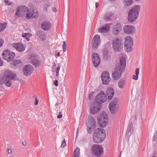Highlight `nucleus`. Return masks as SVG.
Instances as JSON below:
<instances>
[{"instance_id": "19", "label": "nucleus", "mask_w": 157, "mask_h": 157, "mask_svg": "<svg viewBox=\"0 0 157 157\" xmlns=\"http://www.w3.org/2000/svg\"><path fill=\"white\" fill-rule=\"evenodd\" d=\"M5 76L6 77L8 80H13L14 79L16 76L15 74L13 73L12 71L9 70H6L4 73Z\"/></svg>"}, {"instance_id": "36", "label": "nucleus", "mask_w": 157, "mask_h": 157, "mask_svg": "<svg viewBox=\"0 0 157 157\" xmlns=\"http://www.w3.org/2000/svg\"><path fill=\"white\" fill-rule=\"evenodd\" d=\"M132 2V0H124V5L128 6L130 5Z\"/></svg>"}, {"instance_id": "7", "label": "nucleus", "mask_w": 157, "mask_h": 157, "mask_svg": "<svg viewBox=\"0 0 157 157\" xmlns=\"http://www.w3.org/2000/svg\"><path fill=\"white\" fill-rule=\"evenodd\" d=\"M101 108L100 104L96 102L92 103L90 105V110L92 114H96L99 111Z\"/></svg>"}, {"instance_id": "28", "label": "nucleus", "mask_w": 157, "mask_h": 157, "mask_svg": "<svg viewBox=\"0 0 157 157\" xmlns=\"http://www.w3.org/2000/svg\"><path fill=\"white\" fill-rule=\"evenodd\" d=\"M126 82L125 80L123 79L120 80L118 83V86L121 89L124 88Z\"/></svg>"}, {"instance_id": "57", "label": "nucleus", "mask_w": 157, "mask_h": 157, "mask_svg": "<svg viewBox=\"0 0 157 157\" xmlns=\"http://www.w3.org/2000/svg\"><path fill=\"white\" fill-rule=\"evenodd\" d=\"M53 68L54 69H55V68H56V64H54V65H53Z\"/></svg>"}, {"instance_id": "64", "label": "nucleus", "mask_w": 157, "mask_h": 157, "mask_svg": "<svg viewBox=\"0 0 157 157\" xmlns=\"http://www.w3.org/2000/svg\"><path fill=\"white\" fill-rule=\"evenodd\" d=\"M110 0L111 1H113L114 0Z\"/></svg>"}, {"instance_id": "39", "label": "nucleus", "mask_w": 157, "mask_h": 157, "mask_svg": "<svg viewBox=\"0 0 157 157\" xmlns=\"http://www.w3.org/2000/svg\"><path fill=\"white\" fill-rule=\"evenodd\" d=\"M21 64V61L19 60H14L13 62V64L14 66H17L18 64Z\"/></svg>"}, {"instance_id": "27", "label": "nucleus", "mask_w": 157, "mask_h": 157, "mask_svg": "<svg viewBox=\"0 0 157 157\" xmlns=\"http://www.w3.org/2000/svg\"><path fill=\"white\" fill-rule=\"evenodd\" d=\"M133 130V124H129L128 125L127 129V130L126 133V136L129 137L132 134V130Z\"/></svg>"}, {"instance_id": "8", "label": "nucleus", "mask_w": 157, "mask_h": 157, "mask_svg": "<svg viewBox=\"0 0 157 157\" xmlns=\"http://www.w3.org/2000/svg\"><path fill=\"white\" fill-rule=\"evenodd\" d=\"M98 119L99 122L100 123L102 127H104L107 124L108 119L107 114L105 112H102L100 115Z\"/></svg>"}, {"instance_id": "38", "label": "nucleus", "mask_w": 157, "mask_h": 157, "mask_svg": "<svg viewBox=\"0 0 157 157\" xmlns=\"http://www.w3.org/2000/svg\"><path fill=\"white\" fill-rule=\"evenodd\" d=\"M94 91L91 92L88 95V98L89 100H91L94 98Z\"/></svg>"}, {"instance_id": "6", "label": "nucleus", "mask_w": 157, "mask_h": 157, "mask_svg": "<svg viewBox=\"0 0 157 157\" xmlns=\"http://www.w3.org/2000/svg\"><path fill=\"white\" fill-rule=\"evenodd\" d=\"M86 126L88 132L90 133L91 131L94 130L96 126L95 121L93 117H90L89 118L86 122Z\"/></svg>"}, {"instance_id": "47", "label": "nucleus", "mask_w": 157, "mask_h": 157, "mask_svg": "<svg viewBox=\"0 0 157 157\" xmlns=\"http://www.w3.org/2000/svg\"><path fill=\"white\" fill-rule=\"evenodd\" d=\"M63 49H66L67 48V45L65 41L63 42Z\"/></svg>"}, {"instance_id": "55", "label": "nucleus", "mask_w": 157, "mask_h": 157, "mask_svg": "<svg viewBox=\"0 0 157 157\" xmlns=\"http://www.w3.org/2000/svg\"><path fill=\"white\" fill-rule=\"evenodd\" d=\"M99 6V4L98 3L96 2L95 4V7L96 8H97Z\"/></svg>"}, {"instance_id": "15", "label": "nucleus", "mask_w": 157, "mask_h": 157, "mask_svg": "<svg viewBox=\"0 0 157 157\" xmlns=\"http://www.w3.org/2000/svg\"><path fill=\"white\" fill-rule=\"evenodd\" d=\"M33 70V67L30 65H25L22 69L23 74L26 76L30 75L32 74Z\"/></svg>"}, {"instance_id": "61", "label": "nucleus", "mask_w": 157, "mask_h": 157, "mask_svg": "<svg viewBox=\"0 0 157 157\" xmlns=\"http://www.w3.org/2000/svg\"><path fill=\"white\" fill-rule=\"evenodd\" d=\"M63 52H65L66 51V50H63Z\"/></svg>"}, {"instance_id": "32", "label": "nucleus", "mask_w": 157, "mask_h": 157, "mask_svg": "<svg viewBox=\"0 0 157 157\" xmlns=\"http://www.w3.org/2000/svg\"><path fill=\"white\" fill-rule=\"evenodd\" d=\"M139 71V68H137L135 70V75H133L132 76V78L133 79L136 80H137L138 79Z\"/></svg>"}, {"instance_id": "40", "label": "nucleus", "mask_w": 157, "mask_h": 157, "mask_svg": "<svg viewBox=\"0 0 157 157\" xmlns=\"http://www.w3.org/2000/svg\"><path fill=\"white\" fill-rule=\"evenodd\" d=\"M108 54V50H105L103 52L104 56L106 58H107Z\"/></svg>"}, {"instance_id": "10", "label": "nucleus", "mask_w": 157, "mask_h": 157, "mask_svg": "<svg viewBox=\"0 0 157 157\" xmlns=\"http://www.w3.org/2000/svg\"><path fill=\"white\" fill-rule=\"evenodd\" d=\"M113 49H121L123 46L121 39L117 38H115L112 42Z\"/></svg>"}, {"instance_id": "33", "label": "nucleus", "mask_w": 157, "mask_h": 157, "mask_svg": "<svg viewBox=\"0 0 157 157\" xmlns=\"http://www.w3.org/2000/svg\"><path fill=\"white\" fill-rule=\"evenodd\" d=\"M80 155V149L77 147L74 151L73 157H79Z\"/></svg>"}, {"instance_id": "53", "label": "nucleus", "mask_w": 157, "mask_h": 157, "mask_svg": "<svg viewBox=\"0 0 157 157\" xmlns=\"http://www.w3.org/2000/svg\"><path fill=\"white\" fill-rule=\"evenodd\" d=\"M22 144L23 146H25L26 144V141H24L22 142Z\"/></svg>"}, {"instance_id": "35", "label": "nucleus", "mask_w": 157, "mask_h": 157, "mask_svg": "<svg viewBox=\"0 0 157 157\" xmlns=\"http://www.w3.org/2000/svg\"><path fill=\"white\" fill-rule=\"evenodd\" d=\"M22 36L28 41L29 40V37L32 36V34L30 33H23L22 34Z\"/></svg>"}, {"instance_id": "56", "label": "nucleus", "mask_w": 157, "mask_h": 157, "mask_svg": "<svg viewBox=\"0 0 157 157\" xmlns=\"http://www.w3.org/2000/svg\"><path fill=\"white\" fill-rule=\"evenodd\" d=\"M59 72H56V76L57 77V78H58L59 77Z\"/></svg>"}, {"instance_id": "52", "label": "nucleus", "mask_w": 157, "mask_h": 157, "mask_svg": "<svg viewBox=\"0 0 157 157\" xmlns=\"http://www.w3.org/2000/svg\"><path fill=\"white\" fill-rule=\"evenodd\" d=\"M52 10L55 13L57 12V10L55 7H53L52 8Z\"/></svg>"}, {"instance_id": "60", "label": "nucleus", "mask_w": 157, "mask_h": 157, "mask_svg": "<svg viewBox=\"0 0 157 157\" xmlns=\"http://www.w3.org/2000/svg\"><path fill=\"white\" fill-rule=\"evenodd\" d=\"M57 56H60V54H59V52H58L57 53Z\"/></svg>"}, {"instance_id": "12", "label": "nucleus", "mask_w": 157, "mask_h": 157, "mask_svg": "<svg viewBox=\"0 0 157 157\" xmlns=\"http://www.w3.org/2000/svg\"><path fill=\"white\" fill-rule=\"evenodd\" d=\"M101 79L103 84H109L111 80L109 73L108 71L103 72L101 75Z\"/></svg>"}, {"instance_id": "58", "label": "nucleus", "mask_w": 157, "mask_h": 157, "mask_svg": "<svg viewBox=\"0 0 157 157\" xmlns=\"http://www.w3.org/2000/svg\"><path fill=\"white\" fill-rule=\"evenodd\" d=\"M131 50H125L127 52H130L131 51Z\"/></svg>"}, {"instance_id": "54", "label": "nucleus", "mask_w": 157, "mask_h": 157, "mask_svg": "<svg viewBox=\"0 0 157 157\" xmlns=\"http://www.w3.org/2000/svg\"><path fill=\"white\" fill-rule=\"evenodd\" d=\"M62 117V114H60L57 116V117L58 118H61Z\"/></svg>"}, {"instance_id": "18", "label": "nucleus", "mask_w": 157, "mask_h": 157, "mask_svg": "<svg viewBox=\"0 0 157 157\" xmlns=\"http://www.w3.org/2000/svg\"><path fill=\"white\" fill-rule=\"evenodd\" d=\"M123 30L124 32L127 34H132L134 33L135 28L132 25H126L124 27Z\"/></svg>"}, {"instance_id": "14", "label": "nucleus", "mask_w": 157, "mask_h": 157, "mask_svg": "<svg viewBox=\"0 0 157 157\" xmlns=\"http://www.w3.org/2000/svg\"><path fill=\"white\" fill-rule=\"evenodd\" d=\"M101 43L100 36L96 35L93 37L92 42V48H97Z\"/></svg>"}, {"instance_id": "31", "label": "nucleus", "mask_w": 157, "mask_h": 157, "mask_svg": "<svg viewBox=\"0 0 157 157\" xmlns=\"http://www.w3.org/2000/svg\"><path fill=\"white\" fill-rule=\"evenodd\" d=\"M113 15V14L111 12H108L106 13L104 16V19L106 21H110L111 17Z\"/></svg>"}, {"instance_id": "29", "label": "nucleus", "mask_w": 157, "mask_h": 157, "mask_svg": "<svg viewBox=\"0 0 157 157\" xmlns=\"http://www.w3.org/2000/svg\"><path fill=\"white\" fill-rule=\"evenodd\" d=\"M33 10L29 9L28 8V10L26 11V18L27 19H29L30 18H32L33 13Z\"/></svg>"}, {"instance_id": "20", "label": "nucleus", "mask_w": 157, "mask_h": 157, "mask_svg": "<svg viewBox=\"0 0 157 157\" xmlns=\"http://www.w3.org/2000/svg\"><path fill=\"white\" fill-rule=\"evenodd\" d=\"M5 84L6 86L8 87H10L11 84V81L7 79L4 74L3 76H0V84Z\"/></svg>"}, {"instance_id": "37", "label": "nucleus", "mask_w": 157, "mask_h": 157, "mask_svg": "<svg viewBox=\"0 0 157 157\" xmlns=\"http://www.w3.org/2000/svg\"><path fill=\"white\" fill-rule=\"evenodd\" d=\"M39 15V13L38 11H35L33 10L32 18H37Z\"/></svg>"}, {"instance_id": "3", "label": "nucleus", "mask_w": 157, "mask_h": 157, "mask_svg": "<svg viewBox=\"0 0 157 157\" xmlns=\"http://www.w3.org/2000/svg\"><path fill=\"white\" fill-rule=\"evenodd\" d=\"M140 10L139 5H136L132 7L128 13V20L130 22L134 21L137 18Z\"/></svg>"}, {"instance_id": "34", "label": "nucleus", "mask_w": 157, "mask_h": 157, "mask_svg": "<svg viewBox=\"0 0 157 157\" xmlns=\"http://www.w3.org/2000/svg\"><path fill=\"white\" fill-rule=\"evenodd\" d=\"M7 25V23L6 22L3 23H0V32L3 31L5 29Z\"/></svg>"}, {"instance_id": "62", "label": "nucleus", "mask_w": 157, "mask_h": 157, "mask_svg": "<svg viewBox=\"0 0 157 157\" xmlns=\"http://www.w3.org/2000/svg\"><path fill=\"white\" fill-rule=\"evenodd\" d=\"M78 128L77 130V133L78 132Z\"/></svg>"}, {"instance_id": "21", "label": "nucleus", "mask_w": 157, "mask_h": 157, "mask_svg": "<svg viewBox=\"0 0 157 157\" xmlns=\"http://www.w3.org/2000/svg\"><path fill=\"white\" fill-rule=\"evenodd\" d=\"M110 29V26L109 24H106L104 26L100 27L98 29V31L101 33H106L108 32Z\"/></svg>"}, {"instance_id": "17", "label": "nucleus", "mask_w": 157, "mask_h": 157, "mask_svg": "<svg viewBox=\"0 0 157 157\" xmlns=\"http://www.w3.org/2000/svg\"><path fill=\"white\" fill-rule=\"evenodd\" d=\"M125 42L124 45L125 48L127 49H131L133 45V40L131 37L129 36H127L124 38Z\"/></svg>"}, {"instance_id": "51", "label": "nucleus", "mask_w": 157, "mask_h": 157, "mask_svg": "<svg viewBox=\"0 0 157 157\" xmlns=\"http://www.w3.org/2000/svg\"><path fill=\"white\" fill-rule=\"evenodd\" d=\"M3 64V61L1 60V59L0 58V66H2Z\"/></svg>"}, {"instance_id": "25", "label": "nucleus", "mask_w": 157, "mask_h": 157, "mask_svg": "<svg viewBox=\"0 0 157 157\" xmlns=\"http://www.w3.org/2000/svg\"><path fill=\"white\" fill-rule=\"evenodd\" d=\"M107 95L108 97V99L109 100H111L114 94L113 90L112 88H109L106 91Z\"/></svg>"}, {"instance_id": "11", "label": "nucleus", "mask_w": 157, "mask_h": 157, "mask_svg": "<svg viewBox=\"0 0 157 157\" xmlns=\"http://www.w3.org/2000/svg\"><path fill=\"white\" fill-rule=\"evenodd\" d=\"M107 100L106 94L102 91H101L96 96L95 101L96 102L99 103H102L105 102Z\"/></svg>"}, {"instance_id": "9", "label": "nucleus", "mask_w": 157, "mask_h": 157, "mask_svg": "<svg viewBox=\"0 0 157 157\" xmlns=\"http://www.w3.org/2000/svg\"><path fill=\"white\" fill-rule=\"evenodd\" d=\"M92 151L95 156H99L101 155L103 152V148L101 146L94 145L93 146Z\"/></svg>"}, {"instance_id": "13", "label": "nucleus", "mask_w": 157, "mask_h": 157, "mask_svg": "<svg viewBox=\"0 0 157 157\" xmlns=\"http://www.w3.org/2000/svg\"><path fill=\"white\" fill-rule=\"evenodd\" d=\"M28 10V7L25 6H21L17 8L15 12L16 15L18 17H22L25 15Z\"/></svg>"}, {"instance_id": "26", "label": "nucleus", "mask_w": 157, "mask_h": 157, "mask_svg": "<svg viewBox=\"0 0 157 157\" xmlns=\"http://www.w3.org/2000/svg\"><path fill=\"white\" fill-rule=\"evenodd\" d=\"M36 33L37 36L42 40L43 41L46 39L45 33L44 32L39 31L36 32Z\"/></svg>"}, {"instance_id": "48", "label": "nucleus", "mask_w": 157, "mask_h": 157, "mask_svg": "<svg viewBox=\"0 0 157 157\" xmlns=\"http://www.w3.org/2000/svg\"><path fill=\"white\" fill-rule=\"evenodd\" d=\"M60 66H59V65L57 67L56 70L55 71H55L56 72H59L60 69Z\"/></svg>"}, {"instance_id": "44", "label": "nucleus", "mask_w": 157, "mask_h": 157, "mask_svg": "<svg viewBox=\"0 0 157 157\" xmlns=\"http://www.w3.org/2000/svg\"><path fill=\"white\" fill-rule=\"evenodd\" d=\"M66 145V143L65 140L63 141L61 145V147L63 148Z\"/></svg>"}, {"instance_id": "50", "label": "nucleus", "mask_w": 157, "mask_h": 157, "mask_svg": "<svg viewBox=\"0 0 157 157\" xmlns=\"http://www.w3.org/2000/svg\"><path fill=\"white\" fill-rule=\"evenodd\" d=\"M4 43V41L2 40H0V47Z\"/></svg>"}, {"instance_id": "24", "label": "nucleus", "mask_w": 157, "mask_h": 157, "mask_svg": "<svg viewBox=\"0 0 157 157\" xmlns=\"http://www.w3.org/2000/svg\"><path fill=\"white\" fill-rule=\"evenodd\" d=\"M41 28L44 30H48L51 27V24L49 22L45 21L43 22L41 25Z\"/></svg>"}, {"instance_id": "1", "label": "nucleus", "mask_w": 157, "mask_h": 157, "mask_svg": "<svg viewBox=\"0 0 157 157\" xmlns=\"http://www.w3.org/2000/svg\"><path fill=\"white\" fill-rule=\"evenodd\" d=\"M126 64V59L122 57L120 59V64L115 67L114 72L113 73V77L114 79L117 80L120 77L124 69Z\"/></svg>"}, {"instance_id": "63", "label": "nucleus", "mask_w": 157, "mask_h": 157, "mask_svg": "<svg viewBox=\"0 0 157 157\" xmlns=\"http://www.w3.org/2000/svg\"><path fill=\"white\" fill-rule=\"evenodd\" d=\"M61 112H59V114H61Z\"/></svg>"}, {"instance_id": "41", "label": "nucleus", "mask_w": 157, "mask_h": 157, "mask_svg": "<svg viewBox=\"0 0 157 157\" xmlns=\"http://www.w3.org/2000/svg\"><path fill=\"white\" fill-rule=\"evenodd\" d=\"M49 5L48 4L45 5L43 6V10L44 11H47L48 10V8L49 6Z\"/></svg>"}, {"instance_id": "46", "label": "nucleus", "mask_w": 157, "mask_h": 157, "mask_svg": "<svg viewBox=\"0 0 157 157\" xmlns=\"http://www.w3.org/2000/svg\"><path fill=\"white\" fill-rule=\"evenodd\" d=\"M8 153L9 154H11L12 153V151L10 148H8L7 149Z\"/></svg>"}, {"instance_id": "45", "label": "nucleus", "mask_w": 157, "mask_h": 157, "mask_svg": "<svg viewBox=\"0 0 157 157\" xmlns=\"http://www.w3.org/2000/svg\"><path fill=\"white\" fill-rule=\"evenodd\" d=\"M157 131H156V132H155L154 134V135L153 139V141H154L157 137Z\"/></svg>"}, {"instance_id": "2", "label": "nucleus", "mask_w": 157, "mask_h": 157, "mask_svg": "<svg viewBox=\"0 0 157 157\" xmlns=\"http://www.w3.org/2000/svg\"><path fill=\"white\" fill-rule=\"evenodd\" d=\"M105 137V133L101 128H98L94 131L93 134V139L95 143H99L102 142Z\"/></svg>"}, {"instance_id": "22", "label": "nucleus", "mask_w": 157, "mask_h": 157, "mask_svg": "<svg viewBox=\"0 0 157 157\" xmlns=\"http://www.w3.org/2000/svg\"><path fill=\"white\" fill-rule=\"evenodd\" d=\"M29 57V59L32 62V64L35 66H37L40 63V61L36 58V56L33 54L30 55Z\"/></svg>"}, {"instance_id": "49", "label": "nucleus", "mask_w": 157, "mask_h": 157, "mask_svg": "<svg viewBox=\"0 0 157 157\" xmlns=\"http://www.w3.org/2000/svg\"><path fill=\"white\" fill-rule=\"evenodd\" d=\"M54 85L56 86H58V81L57 80H56L54 81Z\"/></svg>"}, {"instance_id": "4", "label": "nucleus", "mask_w": 157, "mask_h": 157, "mask_svg": "<svg viewBox=\"0 0 157 157\" xmlns=\"http://www.w3.org/2000/svg\"><path fill=\"white\" fill-rule=\"evenodd\" d=\"M2 55L3 59L6 60L8 62L12 60L15 56L14 52H10L9 50H4Z\"/></svg>"}, {"instance_id": "43", "label": "nucleus", "mask_w": 157, "mask_h": 157, "mask_svg": "<svg viewBox=\"0 0 157 157\" xmlns=\"http://www.w3.org/2000/svg\"><path fill=\"white\" fill-rule=\"evenodd\" d=\"M5 3L7 5H11L12 4L11 2H10L8 0H5L4 1Z\"/></svg>"}, {"instance_id": "5", "label": "nucleus", "mask_w": 157, "mask_h": 157, "mask_svg": "<svg viewBox=\"0 0 157 157\" xmlns=\"http://www.w3.org/2000/svg\"><path fill=\"white\" fill-rule=\"evenodd\" d=\"M118 103V99H115L109 103V107L111 113L114 114L118 111L119 108Z\"/></svg>"}, {"instance_id": "23", "label": "nucleus", "mask_w": 157, "mask_h": 157, "mask_svg": "<svg viewBox=\"0 0 157 157\" xmlns=\"http://www.w3.org/2000/svg\"><path fill=\"white\" fill-rule=\"evenodd\" d=\"M121 30V26L120 24L118 23L116 24L113 28V32L115 35H117L120 33Z\"/></svg>"}, {"instance_id": "59", "label": "nucleus", "mask_w": 157, "mask_h": 157, "mask_svg": "<svg viewBox=\"0 0 157 157\" xmlns=\"http://www.w3.org/2000/svg\"><path fill=\"white\" fill-rule=\"evenodd\" d=\"M19 52H23L24 51V50H18Z\"/></svg>"}, {"instance_id": "16", "label": "nucleus", "mask_w": 157, "mask_h": 157, "mask_svg": "<svg viewBox=\"0 0 157 157\" xmlns=\"http://www.w3.org/2000/svg\"><path fill=\"white\" fill-rule=\"evenodd\" d=\"M92 60L93 64L95 67H97L99 65L101 60L97 53H94L92 55Z\"/></svg>"}, {"instance_id": "30", "label": "nucleus", "mask_w": 157, "mask_h": 157, "mask_svg": "<svg viewBox=\"0 0 157 157\" xmlns=\"http://www.w3.org/2000/svg\"><path fill=\"white\" fill-rule=\"evenodd\" d=\"M13 46L16 49H24L25 48L23 45L19 43H14L13 44Z\"/></svg>"}, {"instance_id": "42", "label": "nucleus", "mask_w": 157, "mask_h": 157, "mask_svg": "<svg viewBox=\"0 0 157 157\" xmlns=\"http://www.w3.org/2000/svg\"><path fill=\"white\" fill-rule=\"evenodd\" d=\"M33 98L35 99V103H34V105H36L38 104L39 100L37 98L36 96H33Z\"/></svg>"}]
</instances>
